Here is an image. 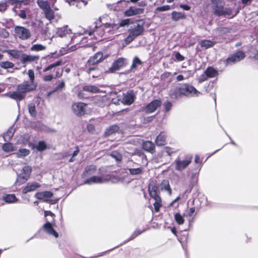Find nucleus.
I'll return each mask as SVG.
<instances>
[{
	"instance_id": "5fc2aeb1",
	"label": "nucleus",
	"mask_w": 258,
	"mask_h": 258,
	"mask_svg": "<svg viewBox=\"0 0 258 258\" xmlns=\"http://www.w3.org/2000/svg\"><path fill=\"white\" fill-rule=\"evenodd\" d=\"M175 152V150L169 147H166L164 149V153H166L168 155L170 156L173 153Z\"/></svg>"
},
{
	"instance_id": "9b49d317",
	"label": "nucleus",
	"mask_w": 258,
	"mask_h": 258,
	"mask_svg": "<svg viewBox=\"0 0 258 258\" xmlns=\"http://www.w3.org/2000/svg\"><path fill=\"white\" fill-rule=\"evenodd\" d=\"M125 62V59L123 58H119L113 62L112 66L107 71V73H114L122 67Z\"/></svg>"
},
{
	"instance_id": "2eb2a0df",
	"label": "nucleus",
	"mask_w": 258,
	"mask_h": 258,
	"mask_svg": "<svg viewBox=\"0 0 258 258\" xmlns=\"http://www.w3.org/2000/svg\"><path fill=\"white\" fill-rule=\"evenodd\" d=\"M135 100V94L133 91L127 92L126 94H123V98L121 102L126 105H131Z\"/></svg>"
},
{
	"instance_id": "5701e85b",
	"label": "nucleus",
	"mask_w": 258,
	"mask_h": 258,
	"mask_svg": "<svg viewBox=\"0 0 258 258\" xmlns=\"http://www.w3.org/2000/svg\"><path fill=\"white\" fill-rule=\"evenodd\" d=\"M212 4L214 8L215 13L218 15H222L223 14V12L220 8L221 6V0H211Z\"/></svg>"
},
{
	"instance_id": "f704fd0d",
	"label": "nucleus",
	"mask_w": 258,
	"mask_h": 258,
	"mask_svg": "<svg viewBox=\"0 0 258 258\" xmlns=\"http://www.w3.org/2000/svg\"><path fill=\"white\" fill-rule=\"evenodd\" d=\"M96 170V167L94 165H90L87 166L85 168V170L84 172V175L87 176V174L91 175L94 173Z\"/></svg>"
},
{
	"instance_id": "7ed1b4c3",
	"label": "nucleus",
	"mask_w": 258,
	"mask_h": 258,
	"mask_svg": "<svg viewBox=\"0 0 258 258\" xmlns=\"http://www.w3.org/2000/svg\"><path fill=\"white\" fill-rule=\"evenodd\" d=\"M109 181H111L113 183L123 182L122 179L107 175L103 176H94L91 177L90 178L86 179L85 183L89 184L93 183H103Z\"/></svg>"
},
{
	"instance_id": "0e129e2a",
	"label": "nucleus",
	"mask_w": 258,
	"mask_h": 258,
	"mask_svg": "<svg viewBox=\"0 0 258 258\" xmlns=\"http://www.w3.org/2000/svg\"><path fill=\"white\" fill-rule=\"evenodd\" d=\"M142 231H140V230H136L134 233L133 234L132 236H131V238L128 240V241H130L131 240V239H133L134 238H135L136 236H138V235L140 234L141 233H142Z\"/></svg>"
},
{
	"instance_id": "a878e982",
	"label": "nucleus",
	"mask_w": 258,
	"mask_h": 258,
	"mask_svg": "<svg viewBox=\"0 0 258 258\" xmlns=\"http://www.w3.org/2000/svg\"><path fill=\"white\" fill-rule=\"evenodd\" d=\"M83 90L85 91H87L92 93H98L100 92L99 88L95 85L84 86L83 88Z\"/></svg>"
},
{
	"instance_id": "473e14b6",
	"label": "nucleus",
	"mask_w": 258,
	"mask_h": 258,
	"mask_svg": "<svg viewBox=\"0 0 258 258\" xmlns=\"http://www.w3.org/2000/svg\"><path fill=\"white\" fill-rule=\"evenodd\" d=\"M200 44L202 47L208 48L213 46L214 45L215 42L209 40H204L201 41Z\"/></svg>"
},
{
	"instance_id": "393cba45",
	"label": "nucleus",
	"mask_w": 258,
	"mask_h": 258,
	"mask_svg": "<svg viewBox=\"0 0 258 258\" xmlns=\"http://www.w3.org/2000/svg\"><path fill=\"white\" fill-rule=\"evenodd\" d=\"M2 199L8 204L16 203L17 201V199L14 194L6 195L3 197Z\"/></svg>"
},
{
	"instance_id": "3c124183",
	"label": "nucleus",
	"mask_w": 258,
	"mask_h": 258,
	"mask_svg": "<svg viewBox=\"0 0 258 258\" xmlns=\"http://www.w3.org/2000/svg\"><path fill=\"white\" fill-rule=\"evenodd\" d=\"M111 156L117 161H120L121 160V155L117 151H114L111 153Z\"/></svg>"
},
{
	"instance_id": "dca6fc26",
	"label": "nucleus",
	"mask_w": 258,
	"mask_h": 258,
	"mask_svg": "<svg viewBox=\"0 0 258 258\" xmlns=\"http://www.w3.org/2000/svg\"><path fill=\"white\" fill-rule=\"evenodd\" d=\"M35 197L45 202L49 201L50 199L53 196V194L48 191H45L42 192H38L35 195Z\"/></svg>"
},
{
	"instance_id": "1a4fd4ad",
	"label": "nucleus",
	"mask_w": 258,
	"mask_h": 258,
	"mask_svg": "<svg viewBox=\"0 0 258 258\" xmlns=\"http://www.w3.org/2000/svg\"><path fill=\"white\" fill-rule=\"evenodd\" d=\"M245 57V54L241 51H239L228 57L226 60V65H231L243 59Z\"/></svg>"
},
{
	"instance_id": "4d7b16f0",
	"label": "nucleus",
	"mask_w": 258,
	"mask_h": 258,
	"mask_svg": "<svg viewBox=\"0 0 258 258\" xmlns=\"http://www.w3.org/2000/svg\"><path fill=\"white\" fill-rule=\"evenodd\" d=\"M54 78H55L54 75L50 74L44 76L43 78V80L45 82H49L51 81Z\"/></svg>"
},
{
	"instance_id": "4be33fe9",
	"label": "nucleus",
	"mask_w": 258,
	"mask_h": 258,
	"mask_svg": "<svg viewBox=\"0 0 258 258\" xmlns=\"http://www.w3.org/2000/svg\"><path fill=\"white\" fill-rule=\"evenodd\" d=\"M142 13V10L136 7H132L124 12L126 16H132Z\"/></svg>"
},
{
	"instance_id": "13d9d810",
	"label": "nucleus",
	"mask_w": 258,
	"mask_h": 258,
	"mask_svg": "<svg viewBox=\"0 0 258 258\" xmlns=\"http://www.w3.org/2000/svg\"><path fill=\"white\" fill-rule=\"evenodd\" d=\"M184 74L185 79H188V78L192 77L194 73L191 71H185L183 72Z\"/></svg>"
},
{
	"instance_id": "9d476101",
	"label": "nucleus",
	"mask_w": 258,
	"mask_h": 258,
	"mask_svg": "<svg viewBox=\"0 0 258 258\" xmlns=\"http://www.w3.org/2000/svg\"><path fill=\"white\" fill-rule=\"evenodd\" d=\"M161 105V102L159 100H154L149 103L144 109V111L147 113H151L154 112Z\"/></svg>"
},
{
	"instance_id": "a211bd4d",
	"label": "nucleus",
	"mask_w": 258,
	"mask_h": 258,
	"mask_svg": "<svg viewBox=\"0 0 258 258\" xmlns=\"http://www.w3.org/2000/svg\"><path fill=\"white\" fill-rule=\"evenodd\" d=\"M43 229L44 231L49 235L53 236L55 238L58 237V233L54 230L52 225L50 222H46L43 226Z\"/></svg>"
},
{
	"instance_id": "774afa93",
	"label": "nucleus",
	"mask_w": 258,
	"mask_h": 258,
	"mask_svg": "<svg viewBox=\"0 0 258 258\" xmlns=\"http://www.w3.org/2000/svg\"><path fill=\"white\" fill-rule=\"evenodd\" d=\"M180 7L186 11H188L190 9V7L186 5H180Z\"/></svg>"
},
{
	"instance_id": "680f3d73",
	"label": "nucleus",
	"mask_w": 258,
	"mask_h": 258,
	"mask_svg": "<svg viewBox=\"0 0 258 258\" xmlns=\"http://www.w3.org/2000/svg\"><path fill=\"white\" fill-rule=\"evenodd\" d=\"M175 58L178 61H182L184 59V57L179 52H177L175 54Z\"/></svg>"
},
{
	"instance_id": "864d4df0",
	"label": "nucleus",
	"mask_w": 258,
	"mask_h": 258,
	"mask_svg": "<svg viewBox=\"0 0 258 258\" xmlns=\"http://www.w3.org/2000/svg\"><path fill=\"white\" fill-rule=\"evenodd\" d=\"M164 107L165 108V111L166 112H168L171 109L172 107V104L171 102H170L169 101H167L164 103Z\"/></svg>"
},
{
	"instance_id": "72a5a7b5",
	"label": "nucleus",
	"mask_w": 258,
	"mask_h": 258,
	"mask_svg": "<svg viewBox=\"0 0 258 258\" xmlns=\"http://www.w3.org/2000/svg\"><path fill=\"white\" fill-rule=\"evenodd\" d=\"M37 4L39 7L42 9L43 12L49 9L50 7L49 5L47 3V2L43 1V0H38Z\"/></svg>"
},
{
	"instance_id": "bb28decb",
	"label": "nucleus",
	"mask_w": 258,
	"mask_h": 258,
	"mask_svg": "<svg viewBox=\"0 0 258 258\" xmlns=\"http://www.w3.org/2000/svg\"><path fill=\"white\" fill-rule=\"evenodd\" d=\"M166 136L163 133H161L157 137L156 143L157 146H163L166 144Z\"/></svg>"
},
{
	"instance_id": "e2e57ef3",
	"label": "nucleus",
	"mask_w": 258,
	"mask_h": 258,
	"mask_svg": "<svg viewBox=\"0 0 258 258\" xmlns=\"http://www.w3.org/2000/svg\"><path fill=\"white\" fill-rule=\"evenodd\" d=\"M8 2L12 5H16V7L18 8L19 6L20 0H9Z\"/></svg>"
},
{
	"instance_id": "0eeeda50",
	"label": "nucleus",
	"mask_w": 258,
	"mask_h": 258,
	"mask_svg": "<svg viewBox=\"0 0 258 258\" xmlns=\"http://www.w3.org/2000/svg\"><path fill=\"white\" fill-rule=\"evenodd\" d=\"M130 23V19H126L122 20L119 25H117V24H111V23H106L103 24L104 28L106 29L105 30L108 32H111L112 31H113L115 29H118L120 27H123L126 25H128Z\"/></svg>"
},
{
	"instance_id": "f257e3e1",
	"label": "nucleus",
	"mask_w": 258,
	"mask_h": 258,
	"mask_svg": "<svg viewBox=\"0 0 258 258\" xmlns=\"http://www.w3.org/2000/svg\"><path fill=\"white\" fill-rule=\"evenodd\" d=\"M36 86L35 84H30L28 82H24L17 86V91L4 95L8 96L17 101H20L24 98L27 93L35 90Z\"/></svg>"
},
{
	"instance_id": "4468645a",
	"label": "nucleus",
	"mask_w": 258,
	"mask_h": 258,
	"mask_svg": "<svg viewBox=\"0 0 258 258\" xmlns=\"http://www.w3.org/2000/svg\"><path fill=\"white\" fill-rule=\"evenodd\" d=\"M103 59V54L101 52H98L94 56L90 57L87 61L89 66L94 65L100 62Z\"/></svg>"
},
{
	"instance_id": "bf43d9fd",
	"label": "nucleus",
	"mask_w": 258,
	"mask_h": 258,
	"mask_svg": "<svg viewBox=\"0 0 258 258\" xmlns=\"http://www.w3.org/2000/svg\"><path fill=\"white\" fill-rule=\"evenodd\" d=\"M30 4V0H20L19 6L18 7L20 8L22 5L27 6Z\"/></svg>"
},
{
	"instance_id": "6ab92c4d",
	"label": "nucleus",
	"mask_w": 258,
	"mask_h": 258,
	"mask_svg": "<svg viewBox=\"0 0 258 258\" xmlns=\"http://www.w3.org/2000/svg\"><path fill=\"white\" fill-rule=\"evenodd\" d=\"M39 59V55H27L23 54V57H22L21 62L23 64L27 63L28 62H36Z\"/></svg>"
},
{
	"instance_id": "c756f323",
	"label": "nucleus",
	"mask_w": 258,
	"mask_h": 258,
	"mask_svg": "<svg viewBox=\"0 0 258 258\" xmlns=\"http://www.w3.org/2000/svg\"><path fill=\"white\" fill-rule=\"evenodd\" d=\"M154 144L150 141H146L143 143V148L146 151L149 152H152L154 149Z\"/></svg>"
},
{
	"instance_id": "49530a36",
	"label": "nucleus",
	"mask_w": 258,
	"mask_h": 258,
	"mask_svg": "<svg viewBox=\"0 0 258 258\" xmlns=\"http://www.w3.org/2000/svg\"><path fill=\"white\" fill-rule=\"evenodd\" d=\"M128 170L130 173L132 175H138L142 172V168H130Z\"/></svg>"
},
{
	"instance_id": "ddd939ff",
	"label": "nucleus",
	"mask_w": 258,
	"mask_h": 258,
	"mask_svg": "<svg viewBox=\"0 0 258 258\" xmlns=\"http://www.w3.org/2000/svg\"><path fill=\"white\" fill-rule=\"evenodd\" d=\"M41 187V185L37 182H28L22 189V192L26 194L32 192Z\"/></svg>"
},
{
	"instance_id": "69168bd1",
	"label": "nucleus",
	"mask_w": 258,
	"mask_h": 258,
	"mask_svg": "<svg viewBox=\"0 0 258 258\" xmlns=\"http://www.w3.org/2000/svg\"><path fill=\"white\" fill-rule=\"evenodd\" d=\"M19 16L21 18L25 19L26 18V14L24 10H21L19 14Z\"/></svg>"
},
{
	"instance_id": "20e7f679",
	"label": "nucleus",
	"mask_w": 258,
	"mask_h": 258,
	"mask_svg": "<svg viewBox=\"0 0 258 258\" xmlns=\"http://www.w3.org/2000/svg\"><path fill=\"white\" fill-rule=\"evenodd\" d=\"M32 171L31 166H24L21 171V173H17V177L15 183L16 185H20L25 183L30 177Z\"/></svg>"
},
{
	"instance_id": "c9c22d12",
	"label": "nucleus",
	"mask_w": 258,
	"mask_h": 258,
	"mask_svg": "<svg viewBox=\"0 0 258 258\" xmlns=\"http://www.w3.org/2000/svg\"><path fill=\"white\" fill-rule=\"evenodd\" d=\"M30 151L29 150L26 149H21L16 153V154L17 157L23 158L28 155Z\"/></svg>"
},
{
	"instance_id": "052dcab7",
	"label": "nucleus",
	"mask_w": 258,
	"mask_h": 258,
	"mask_svg": "<svg viewBox=\"0 0 258 258\" xmlns=\"http://www.w3.org/2000/svg\"><path fill=\"white\" fill-rule=\"evenodd\" d=\"M208 78L206 74L205 73V72H204V73L202 75H201L200 76V77H199V82H204V81L207 80Z\"/></svg>"
},
{
	"instance_id": "f8f14e48",
	"label": "nucleus",
	"mask_w": 258,
	"mask_h": 258,
	"mask_svg": "<svg viewBox=\"0 0 258 258\" xmlns=\"http://www.w3.org/2000/svg\"><path fill=\"white\" fill-rule=\"evenodd\" d=\"M144 30V24L142 22L138 23L134 27L129 30L130 33L135 38L141 35Z\"/></svg>"
},
{
	"instance_id": "39448f33",
	"label": "nucleus",
	"mask_w": 258,
	"mask_h": 258,
	"mask_svg": "<svg viewBox=\"0 0 258 258\" xmlns=\"http://www.w3.org/2000/svg\"><path fill=\"white\" fill-rule=\"evenodd\" d=\"M14 31L16 37L21 40H27L31 36L30 30L24 27L17 26Z\"/></svg>"
},
{
	"instance_id": "aec40b11",
	"label": "nucleus",
	"mask_w": 258,
	"mask_h": 258,
	"mask_svg": "<svg viewBox=\"0 0 258 258\" xmlns=\"http://www.w3.org/2000/svg\"><path fill=\"white\" fill-rule=\"evenodd\" d=\"M71 30L67 26L62 27L61 28H58L56 29L55 34L60 37L66 36L67 35L70 34Z\"/></svg>"
},
{
	"instance_id": "79ce46f5",
	"label": "nucleus",
	"mask_w": 258,
	"mask_h": 258,
	"mask_svg": "<svg viewBox=\"0 0 258 258\" xmlns=\"http://www.w3.org/2000/svg\"><path fill=\"white\" fill-rule=\"evenodd\" d=\"M14 134V130L12 127H10L4 135L5 140H10L13 136Z\"/></svg>"
},
{
	"instance_id": "2f4dec72",
	"label": "nucleus",
	"mask_w": 258,
	"mask_h": 258,
	"mask_svg": "<svg viewBox=\"0 0 258 258\" xmlns=\"http://www.w3.org/2000/svg\"><path fill=\"white\" fill-rule=\"evenodd\" d=\"M45 18L49 21H51L54 18V13L50 8L44 12Z\"/></svg>"
},
{
	"instance_id": "09e8293b",
	"label": "nucleus",
	"mask_w": 258,
	"mask_h": 258,
	"mask_svg": "<svg viewBox=\"0 0 258 258\" xmlns=\"http://www.w3.org/2000/svg\"><path fill=\"white\" fill-rule=\"evenodd\" d=\"M141 64V61L139 59L138 57H135L133 61V63L131 66L132 69H136L138 65Z\"/></svg>"
},
{
	"instance_id": "423d86ee",
	"label": "nucleus",
	"mask_w": 258,
	"mask_h": 258,
	"mask_svg": "<svg viewBox=\"0 0 258 258\" xmlns=\"http://www.w3.org/2000/svg\"><path fill=\"white\" fill-rule=\"evenodd\" d=\"M191 158H186L184 160L176 159L174 161L175 168L176 170L181 171L185 169L191 163Z\"/></svg>"
},
{
	"instance_id": "ea45409f",
	"label": "nucleus",
	"mask_w": 258,
	"mask_h": 258,
	"mask_svg": "<svg viewBox=\"0 0 258 258\" xmlns=\"http://www.w3.org/2000/svg\"><path fill=\"white\" fill-rule=\"evenodd\" d=\"M46 49V47L40 44H36L32 46L30 48L31 51H39L44 50Z\"/></svg>"
},
{
	"instance_id": "8fccbe9b",
	"label": "nucleus",
	"mask_w": 258,
	"mask_h": 258,
	"mask_svg": "<svg viewBox=\"0 0 258 258\" xmlns=\"http://www.w3.org/2000/svg\"><path fill=\"white\" fill-rule=\"evenodd\" d=\"M27 74L31 81L30 84H35L34 83L35 79V74L34 71L32 70H29L28 71Z\"/></svg>"
},
{
	"instance_id": "6e6552de",
	"label": "nucleus",
	"mask_w": 258,
	"mask_h": 258,
	"mask_svg": "<svg viewBox=\"0 0 258 258\" xmlns=\"http://www.w3.org/2000/svg\"><path fill=\"white\" fill-rule=\"evenodd\" d=\"M86 105L82 102L74 103L72 105L73 112L78 116H82L86 113Z\"/></svg>"
},
{
	"instance_id": "7c9ffc66",
	"label": "nucleus",
	"mask_w": 258,
	"mask_h": 258,
	"mask_svg": "<svg viewBox=\"0 0 258 258\" xmlns=\"http://www.w3.org/2000/svg\"><path fill=\"white\" fill-rule=\"evenodd\" d=\"M158 189V183H157V182L155 181H152L149 185V187H148L149 193L153 192H157Z\"/></svg>"
},
{
	"instance_id": "cd10ccee",
	"label": "nucleus",
	"mask_w": 258,
	"mask_h": 258,
	"mask_svg": "<svg viewBox=\"0 0 258 258\" xmlns=\"http://www.w3.org/2000/svg\"><path fill=\"white\" fill-rule=\"evenodd\" d=\"M171 18L173 21L176 22L179 20L185 19V16L183 13L181 12L173 11L171 13Z\"/></svg>"
},
{
	"instance_id": "338daca9",
	"label": "nucleus",
	"mask_w": 258,
	"mask_h": 258,
	"mask_svg": "<svg viewBox=\"0 0 258 258\" xmlns=\"http://www.w3.org/2000/svg\"><path fill=\"white\" fill-rule=\"evenodd\" d=\"M7 9V5L6 4L3 3L0 4V11L3 12Z\"/></svg>"
},
{
	"instance_id": "f3484780",
	"label": "nucleus",
	"mask_w": 258,
	"mask_h": 258,
	"mask_svg": "<svg viewBox=\"0 0 258 258\" xmlns=\"http://www.w3.org/2000/svg\"><path fill=\"white\" fill-rule=\"evenodd\" d=\"M149 195L155 201L153 204L155 211L157 212H159L160 208L161 207V199L158 192H150Z\"/></svg>"
},
{
	"instance_id": "b1692460",
	"label": "nucleus",
	"mask_w": 258,
	"mask_h": 258,
	"mask_svg": "<svg viewBox=\"0 0 258 258\" xmlns=\"http://www.w3.org/2000/svg\"><path fill=\"white\" fill-rule=\"evenodd\" d=\"M67 2L70 6L74 5L76 3V6L79 8H81L85 6L87 4V2L84 0H64Z\"/></svg>"
},
{
	"instance_id": "603ef678",
	"label": "nucleus",
	"mask_w": 258,
	"mask_h": 258,
	"mask_svg": "<svg viewBox=\"0 0 258 258\" xmlns=\"http://www.w3.org/2000/svg\"><path fill=\"white\" fill-rule=\"evenodd\" d=\"M171 7L169 5H165L162 7H159L156 8L155 11L156 12H163L167 11L170 10Z\"/></svg>"
},
{
	"instance_id": "6e6d98bb",
	"label": "nucleus",
	"mask_w": 258,
	"mask_h": 258,
	"mask_svg": "<svg viewBox=\"0 0 258 258\" xmlns=\"http://www.w3.org/2000/svg\"><path fill=\"white\" fill-rule=\"evenodd\" d=\"M135 39V37L130 33L129 35L125 39V42L126 44H128Z\"/></svg>"
},
{
	"instance_id": "4c0bfd02",
	"label": "nucleus",
	"mask_w": 258,
	"mask_h": 258,
	"mask_svg": "<svg viewBox=\"0 0 258 258\" xmlns=\"http://www.w3.org/2000/svg\"><path fill=\"white\" fill-rule=\"evenodd\" d=\"M174 219L179 225H182L184 223V219L183 217L179 213H176L174 214Z\"/></svg>"
},
{
	"instance_id": "de8ad7c7",
	"label": "nucleus",
	"mask_w": 258,
	"mask_h": 258,
	"mask_svg": "<svg viewBox=\"0 0 258 258\" xmlns=\"http://www.w3.org/2000/svg\"><path fill=\"white\" fill-rule=\"evenodd\" d=\"M46 148L47 146L45 144V142L43 141L39 142L37 146H36V149L39 151H42L46 149Z\"/></svg>"
},
{
	"instance_id": "a18cd8bd",
	"label": "nucleus",
	"mask_w": 258,
	"mask_h": 258,
	"mask_svg": "<svg viewBox=\"0 0 258 258\" xmlns=\"http://www.w3.org/2000/svg\"><path fill=\"white\" fill-rule=\"evenodd\" d=\"M3 149L6 152L13 151V146L11 143H6L3 145Z\"/></svg>"
},
{
	"instance_id": "e433bc0d",
	"label": "nucleus",
	"mask_w": 258,
	"mask_h": 258,
	"mask_svg": "<svg viewBox=\"0 0 258 258\" xmlns=\"http://www.w3.org/2000/svg\"><path fill=\"white\" fill-rule=\"evenodd\" d=\"M118 130L119 127L117 125H112L106 130L105 133V135L107 136H110L114 133L117 132Z\"/></svg>"
},
{
	"instance_id": "412c9836",
	"label": "nucleus",
	"mask_w": 258,
	"mask_h": 258,
	"mask_svg": "<svg viewBox=\"0 0 258 258\" xmlns=\"http://www.w3.org/2000/svg\"><path fill=\"white\" fill-rule=\"evenodd\" d=\"M6 52L13 58L17 59L20 58L22 59V57L24 54L22 51L16 49L8 50H6Z\"/></svg>"
},
{
	"instance_id": "c85d7f7f",
	"label": "nucleus",
	"mask_w": 258,
	"mask_h": 258,
	"mask_svg": "<svg viewBox=\"0 0 258 258\" xmlns=\"http://www.w3.org/2000/svg\"><path fill=\"white\" fill-rule=\"evenodd\" d=\"M208 78H214L218 75V72L212 67L208 68L205 71Z\"/></svg>"
},
{
	"instance_id": "37998d69",
	"label": "nucleus",
	"mask_w": 258,
	"mask_h": 258,
	"mask_svg": "<svg viewBox=\"0 0 258 258\" xmlns=\"http://www.w3.org/2000/svg\"><path fill=\"white\" fill-rule=\"evenodd\" d=\"M61 61H57L54 63L50 64L49 66H48L46 68L44 69L43 72H46L47 71L50 70L51 69H53L54 67L59 66L61 64Z\"/></svg>"
},
{
	"instance_id": "a19ab883",
	"label": "nucleus",
	"mask_w": 258,
	"mask_h": 258,
	"mask_svg": "<svg viewBox=\"0 0 258 258\" xmlns=\"http://www.w3.org/2000/svg\"><path fill=\"white\" fill-rule=\"evenodd\" d=\"M161 188L168 191L170 195L171 194V189L170 188L169 182L167 180H164L161 182Z\"/></svg>"
},
{
	"instance_id": "f03ea898",
	"label": "nucleus",
	"mask_w": 258,
	"mask_h": 258,
	"mask_svg": "<svg viewBox=\"0 0 258 258\" xmlns=\"http://www.w3.org/2000/svg\"><path fill=\"white\" fill-rule=\"evenodd\" d=\"M200 92L192 86L183 84L180 88L171 90L170 91V95L172 98L176 99L180 94L185 96H198Z\"/></svg>"
},
{
	"instance_id": "c03bdc74",
	"label": "nucleus",
	"mask_w": 258,
	"mask_h": 258,
	"mask_svg": "<svg viewBox=\"0 0 258 258\" xmlns=\"http://www.w3.org/2000/svg\"><path fill=\"white\" fill-rule=\"evenodd\" d=\"M29 112L32 116H35L36 115V111L35 105L33 104H30L28 106Z\"/></svg>"
},
{
	"instance_id": "58836bf2",
	"label": "nucleus",
	"mask_w": 258,
	"mask_h": 258,
	"mask_svg": "<svg viewBox=\"0 0 258 258\" xmlns=\"http://www.w3.org/2000/svg\"><path fill=\"white\" fill-rule=\"evenodd\" d=\"M14 66V63L10 61H6L0 62V67L5 69H11L13 68Z\"/></svg>"
}]
</instances>
